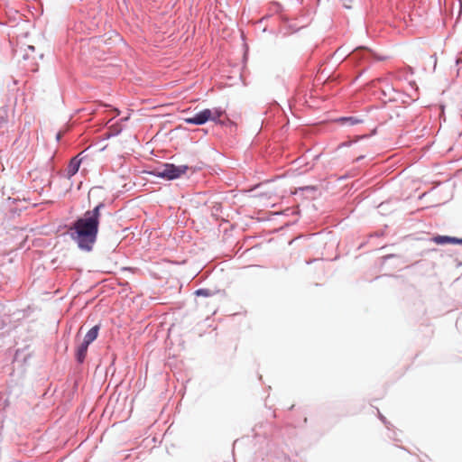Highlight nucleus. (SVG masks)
<instances>
[{
	"label": "nucleus",
	"mask_w": 462,
	"mask_h": 462,
	"mask_svg": "<svg viewBox=\"0 0 462 462\" xmlns=\"http://www.w3.org/2000/svg\"><path fill=\"white\" fill-rule=\"evenodd\" d=\"M339 121L341 122H346V123H348L349 125H356V124H359L362 122V120L356 118V117H353V116H349V117H341L339 119Z\"/></svg>",
	"instance_id": "nucleus-10"
},
{
	"label": "nucleus",
	"mask_w": 462,
	"mask_h": 462,
	"mask_svg": "<svg viewBox=\"0 0 462 462\" xmlns=\"http://www.w3.org/2000/svg\"><path fill=\"white\" fill-rule=\"evenodd\" d=\"M79 165H80V160H79L78 157H74L71 159V161L68 166V169H67V174H68L69 178L74 176L79 171Z\"/></svg>",
	"instance_id": "nucleus-5"
},
{
	"label": "nucleus",
	"mask_w": 462,
	"mask_h": 462,
	"mask_svg": "<svg viewBox=\"0 0 462 462\" xmlns=\"http://www.w3.org/2000/svg\"><path fill=\"white\" fill-rule=\"evenodd\" d=\"M103 208V204L96 206L93 210H88L79 217L69 227V236L80 249L92 250L98 231L99 212Z\"/></svg>",
	"instance_id": "nucleus-1"
},
{
	"label": "nucleus",
	"mask_w": 462,
	"mask_h": 462,
	"mask_svg": "<svg viewBox=\"0 0 462 462\" xmlns=\"http://www.w3.org/2000/svg\"><path fill=\"white\" fill-rule=\"evenodd\" d=\"M28 49L31 50V51H34V47L33 46H31V45H28Z\"/></svg>",
	"instance_id": "nucleus-13"
},
{
	"label": "nucleus",
	"mask_w": 462,
	"mask_h": 462,
	"mask_svg": "<svg viewBox=\"0 0 462 462\" xmlns=\"http://www.w3.org/2000/svg\"><path fill=\"white\" fill-rule=\"evenodd\" d=\"M109 410H110V405L108 404V405L106 406V408L105 411L108 412V411H109Z\"/></svg>",
	"instance_id": "nucleus-14"
},
{
	"label": "nucleus",
	"mask_w": 462,
	"mask_h": 462,
	"mask_svg": "<svg viewBox=\"0 0 462 462\" xmlns=\"http://www.w3.org/2000/svg\"><path fill=\"white\" fill-rule=\"evenodd\" d=\"M120 132H121V129H119V128L117 127V130H116L117 135L120 134Z\"/></svg>",
	"instance_id": "nucleus-15"
},
{
	"label": "nucleus",
	"mask_w": 462,
	"mask_h": 462,
	"mask_svg": "<svg viewBox=\"0 0 462 462\" xmlns=\"http://www.w3.org/2000/svg\"><path fill=\"white\" fill-rule=\"evenodd\" d=\"M195 294L197 296H202V297H210L213 295V292L208 290V289H205V288H200V289H198L196 291H195Z\"/></svg>",
	"instance_id": "nucleus-9"
},
{
	"label": "nucleus",
	"mask_w": 462,
	"mask_h": 462,
	"mask_svg": "<svg viewBox=\"0 0 462 462\" xmlns=\"http://www.w3.org/2000/svg\"><path fill=\"white\" fill-rule=\"evenodd\" d=\"M209 109H203L191 117L185 118L184 121L189 125H201L209 121Z\"/></svg>",
	"instance_id": "nucleus-3"
},
{
	"label": "nucleus",
	"mask_w": 462,
	"mask_h": 462,
	"mask_svg": "<svg viewBox=\"0 0 462 462\" xmlns=\"http://www.w3.org/2000/svg\"><path fill=\"white\" fill-rule=\"evenodd\" d=\"M209 120L213 122H219L220 117L224 115L225 111L221 107H214L209 109Z\"/></svg>",
	"instance_id": "nucleus-8"
},
{
	"label": "nucleus",
	"mask_w": 462,
	"mask_h": 462,
	"mask_svg": "<svg viewBox=\"0 0 462 462\" xmlns=\"http://www.w3.org/2000/svg\"><path fill=\"white\" fill-rule=\"evenodd\" d=\"M105 135H106L107 137L111 136L112 134L110 131H107L106 133L104 134Z\"/></svg>",
	"instance_id": "nucleus-12"
},
{
	"label": "nucleus",
	"mask_w": 462,
	"mask_h": 462,
	"mask_svg": "<svg viewBox=\"0 0 462 462\" xmlns=\"http://www.w3.org/2000/svg\"><path fill=\"white\" fill-rule=\"evenodd\" d=\"M189 167L187 165H174L165 163L161 169L156 170L155 175L159 178L172 180L185 174Z\"/></svg>",
	"instance_id": "nucleus-2"
},
{
	"label": "nucleus",
	"mask_w": 462,
	"mask_h": 462,
	"mask_svg": "<svg viewBox=\"0 0 462 462\" xmlns=\"http://www.w3.org/2000/svg\"><path fill=\"white\" fill-rule=\"evenodd\" d=\"M433 241L438 245H446V244L462 245V238H457V237L448 236H437L433 237Z\"/></svg>",
	"instance_id": "nucleus-4"
},
{
	"label": "nucleus",
	"mask_w": 462,
	"mask_h": 462,
	"mask_svg": "<svg viewBox=\"0 0 462 462\" xmlns=\"http://www.w3.org/2000/svg\"><path fill=\"white\" fill-rule=\"evenodd\" d=\"M88 346L89 344H87L86 342L82 341V343L78 346L76 351V357L79 363H82L84 361L88 352Z\"/></svg>",
	"instance_id": "nucleus-6"
},
{
	"label": "nucleus",
	"mask_w": 462,
	"mask_h": 462,
	"mask_svg": "<svg viewBox=\"0 0 462 462\" xmlns=\"http://www.w3.org/2000/svg\"><path fill=\"white\" fill-rule=\"evenodd\" d=\"M379 418L383 423H386L385 418L382 414L379 415Z\"/></svg>",
	"instance_id": "nucleus-11"
},
{
	"label": "nucleus",
	"mask_w": 462,
	"mask_h": 462,
	"mask_svg": "<svg viewBox=\"0 0 462 462\" xmlns=\"http://www.w3.org/2000/svg\"><path fill=\"white\" fill-rule=\"evenodd\" d=\"M116 115H117V116H119V115H120V112L118 109H117Z\"/></svg>",
	"instance_id": "nucleus-16"
},
{
	"label": "nucleus",
	"mask_w": 462,
	"mask_h": 462,
	"mask_svg": "<svg viewBox=\"0 0 462 462\" xmlns=\"http://www.w3.org/2000/svg\"><path fill=\"white\" fill-rule=\"evenodd\" d=\"M98 330H99V327L97 325L94 326L86 334L83 341L86 342L87 344L90 345L97 337Z\"/></svg>",
	"instance_id": "nucleus-7"
}]
</instances>
